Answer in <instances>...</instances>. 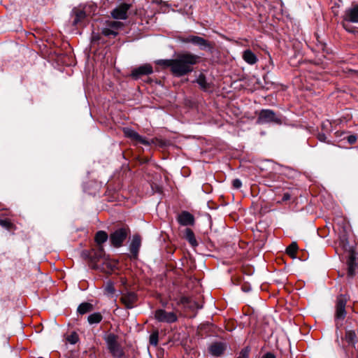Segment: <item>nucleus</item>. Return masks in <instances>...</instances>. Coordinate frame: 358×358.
Wrapping results in <instances>:
<instances>
[{"mask_svg":"<svg viewBox=\"0 0 358 358\" xmlns=\"http://www.w3.org/2000/svg\"><path fill=\"white\" fill-rule=\"evenodd\" d=\"M199 59V56L190 52L178 54L173 59L171 72L178 77L185 76L192 71L193 65L196 64Z\"/></svg>","mask_w":358,"mask_h":358,"instance_id":"1","label":"nucleus"},{"mask_svg":"<svg viewBox=\"0 0 358 358\" xmlns=\"http://www.w3.org/2000/svg\"><path fill=\"white\" fill-rule=\"evenodd\" d=\"M350 299V296L348 294H339L337 296L335 304V322L336 328L338 329L341 326V322L347 315L345 310L346 304Z\"/></svg>","mask_w":358,"mask_h":358,"instance_id":"2","label":"nucleus"},{"mask_svg":"<svg viewBox=\"0 0 358 358\" xmlns=\"http://www.w3.org/2000/svg\"><path fill=\"white\" fill-rule=\"evenodd\" d=\"M335 233L338 234L340 245L345 250H351L349 245V236L352 231L351 225H330Z\"/></svg>","mask_w":358,"mask_h":358,"instance_id":"3","label":"nucleus"},{"mask_svg":"<svg viewBox=\"0 0 358 358\" xmlns=\"http://www.w3.org/2000/svg\"><path fill=\"white\" fill-rule=\"evenodd\" d=\"M103 338L108 350L113 357L121 358L124 355L123 350L118 343V336L117 335L112 333L106 334Z\"/></svg>","mask_w":358,"mask_h":358,"instance_id":"4","label":"nucleus"},{"mask_svg":"<svg viewBox=\"0 0 358 358\" xmlns=\"http://www.w3.org/2000/svg\"><path fill=\"white\" fill-rule=\"evenodd\" d=\"M178 41L184 43H192L197 45L202 50H210L212 47L210 43L202 37L194 35H189L187 36H179Z\"/></svg>","mask_w":358,"mask_h":358,"instance_id":"5","label":"nucleus"},{"mask_svg":"<svg viewBox=\"0 0 358 358\" xmlns=\"http://www.w3.org/2000/svg\"><path fill=\"white\" fill-rule=\"evenodd\" d=\"M257 122L259 124L274 123L276 124H281L282 120L281 117L277 115L273 110L264 109L259 113Z\"/></svg>","mask_w":358,"mask_h":358,"instance_id":"6","label":"nucleus"},{"mask_svg":"<svg viewBox=\"0 0 358 358\" xmlns=\"http://www.w3.org/2000/svg\"><path fill=\"white\" fill-rule=\"evenodd\" d=\"M130 233L128 228L122 227L115 230L110 235L111 244L115 248H120Z\"/></svg>","mask_w":358,"mask_h":358,"instance_id":"7","label":"nucleus"},{"mask_svg":"<svg viewBox=\"0 0 358 358\" xmlns=\"http://www.w3.org/2000/svg\"><path fill=\"white\" fill-rule=\"evenodd\" d=\"M155 318L159 322L171 324L178 320V316L174 312H167L159 308L155 312Z\"/></svg>","mask_w":358,"mask_h":358,"instance_id":"8","label":"nucleus"},{"mask_svg":"<svg viewBox=\"0 0 358 358\" xmlns=\"http://www.w3.org/2000/svg\"><path fill=\"white\" fill-rule=\"evenodd\" d=\"M123 133L126 137L129 138L136 143H141L145 145H150V142L147 139L139 135L136 131L131 128L124 127L123 129Z\"/></svg>","mask_w":358,"mask_h":358,"instance_id":"9","label":"nucleus"},{"mask_svg":"<svg viewBox=\"0 0 358 358\" xmlns=\"http://www.w3.org/2000/svg\"><path fill=\"white\" fill-rule=\"evenodd\" d=\"M138 300L137 294L134 292H125L122 294L120 301L128 309H131L134 307L136 302Z\"/></svg>","mask_w":358,"mask_h":358,"instance_id":"10","label":"nucleus"},{"mask_svg":"<svg viewBox=\"0 0 358 358\" xmlns=\"http://www.w3.org/2000/svg\"><path fill=\"white\" fill-rule=\"evenodd\" d=\"M130 6L127 3H122L115 8L111 13L113 18L117 20H126L127 18V11Z\"/></svg>","mask_w":358,"mask_h":358,"instance_id":"11","label":"nucleus"},{"mask_svg":"<svg viewBox=\"0 0 358 358\" xmlns=\"http://www.w3.org/2000/svg\"><path fill=\"white\" fill-rule=\"evenodd\" d=\"M141 245V238L138 234H134L132 236L130 245L129 250L131 253V255L134 258H137L138 252Z\"/></svg>","mask_w":358,"mask_h":358,"instance_id":"12","label":"nucleus"},{"mask_svg":"<svg viewBox=\"0 0 358 358\" xmlns=\"http://www.w3.org/2000/svg\"><path fill=\"white\" fill-rule=\"evenodd\" d=\"M152 73V68L149 64H144L138 68L134 69L131 72V76L138 79L141 76L149 75Z\"/></svg>","mask_w":358,"mask_h":358,"instance_id":"13","label":"nucleus"},{"mask_svg":"<svg viewBox=\"0 0 358 358\" xmlns=\"http://www.w3.org/2000/svg\"><path fill=\"white\" fill-rule=\"evenodd\" d=\"M344 20L353 23H358V4L345 10Z\"/></svg>","mask_w":358,"mask_h":358,"instance_id":"14","label":"nucleus"},{"mask_svg":"<svg viewBox=\"0 0 358 358\" xmlns=\"http://www.w3.org/2000/svg\"><path fill=\"white\" fill-rule=\"evenodd\" d=\"M226 350V345L222 342H215L209 347V352L213 356L218 357Z\"/></svg>","mask_w":358,"mask_h":358,"instance_id":"15","label":"nucleus"},{"mask_svg":"<svg viewBox=\"0 0 358 358\" xmlns=\"http://www.w3.org/2000/svg\"><path fill=\"white\" fill-rule=\"evenodd\" d=\"M348 264V274L349 276L352 277L355 273V269L357 266V259L354 252H350L349 257L347 260Z\"/></svg>","mask_w":358,"mask_h":358,"instance_id":"16","label":"nucleus"},{"mask_svg":"<svg viewBox=\"0 0 358 358\" xmlns=\"http://www.w3.org/2000/svg\"><path fill=\"white\" fill-rule=\"evenodd\" d=\"M178 222L179 224H193L194 222V217L188 212L184 211L178 216Z\"/></svg>","mask_w":358,"mask_h":358,"instance_id":"17","label":"nucleus"},{"mask_svg":"<svg viewBox=\"0 0 358 358\" xmlns=\"http://www.w3.org/2000/svg\"><path fill=\"white\" fill-rule=\"evenodd\" d=\"M101 259H106V253L102 245L99 246L98 250L94 252L91 257V260L94 263H96Z\"/></svg>","mask_w":358,"mask_h":358,"instance_id":"18","label":"nucleus"},{"mask_svg":"<svg viewBox=\"0 0 358 358\" xmlns=\"http://www.w3.org/2000/svg\"><path fill=\"white\" fill-rule=\"evenodd\" d=\"M243 58L249 64H254L257 61L256 55L250 50L243 52Z\"/></svg>","mask_w":358,"mask_h":358,"instance_id":"19","label":"nucleus"},{"mask_svg":"<svg viewBox=\"0 0 358 358\" xmlns=\"http://www.w3.org/2000/svg\"><path fill=\"white\" fill-rule=\"evenodd\" d=\"M185 238L192 246H197L198 243L195 238L193 231L189 229H186L185 231Z\"/></svg>","mask_w":358,"mask_h":358,"instance_id":"20","label":"nucleus"},{"mask_svg":"<svg viewBox=\"0 0 358 358\" xmlns=\"http://www.w3.org/2000/svg\"><path fill=\"white\" fill-rule=\"evenodd\" d=\"M108 238V236L106 232L103 231H99L96 234L95 241L99 245V246H100L102 243L107 241Z\"/></svg>","mask_w":358,"mask_h":358,"instance_id":"21","label":"nucleus"},{"mask_svg":"<svg viewBox=\"0 0 358 358\" xmlns=\"http://www.w3.org/2000/svg\"><path fill=\"white\" fill-rule=\"evenodd\" d=\"M102 315L100 313H94L87 317V321L90 324H98L102 320Z\"/></svg>","mask_w":358,"mask_h":358,"instance_id":"22","label":"nucleus"},{"mask_svg":"<svg viewBox=\"0 0 358 358\" xmlns=\"http://www.w3.org/2000/svg\"><path fill=\"white\" fill-rule=\"evenodd\" d=\"M196 82L202 90H207L208 88V83L206 81V77L203 73H200L197 77Z\"/></svg>","mask_w":358,"mask_h":358,"instance_id":"23","label":"nucleus"},{"mask_svg":"<svg viewBox=\"0 0 358 358\" xmlns=\"http://www.w3.org/2000/svg\"><path fill=\"white\" fill-rule=\"evenodd\" d=\"M75 13V18L73 20V25H77L81 20H83L86 15L85 11L82 10H76L73 11Z\"/></svg>","mask_w":358,"mask_h":358,"instance_id":"24","label":"nucleus"},{"mask_svg":"<svg viewBox=\"0 0 358 358\" xmlns=\"http://www.w3.org/2000/svg\"><path fill=\"white\" fill-rule=\"evenodd\" d=\"M92 309V305L89 303H83L78 308V312L83 315L86 313L91 311Z\"/></svg>","mask_w":358,"mask_h":358,"instance_id":"25","label":"nucleus"},{"mask_svg":"<svg viewBox=\"0 0 358 358\" xmlns=\"http://www.w3.org/2000/svg\"><path fill=\"white\" fill-rule=\"evenodd\" d=\"M178 304H182L185 306V307H188L189 308H194V306L192 303V299L189 297L182 296L180 298L178 302Z\"/></svg>","mask_w":358,"mask_h":358,"instance_id":"26","label":"nucleus"},{"mask_svg":"<svg viewBox=\"0 0 358 358\" xmlns=\"http://www.w3.org/2000/svg\"><path fill=\"white\" fill-rule=\"evenodd\" d=\"M345 341L350 344H354L355 342L356 334L354 331L348 330L345 333Z\"/></svg>","mask_w":358,"mask_h":358,"instance_id":"27","label":"nucleus"},{"mask_svg":"<svg viewBox=\"0 0 358 358\" xmlns=\"http://www.w3.org/2000/svg\"><path fill=\"white\" fill-rule=\"evenodd\" d=\"M105 294L108 296H113L115 293V287L113 283L110 281L107 282L104 288Z\"/></svg>","mask_w":358,"mask_h":358,"instance_id":"28","label":"nucleus"},{"mask_svg":"<svg viewBox=\"0 0 358 358\" xmlns=\"http://www.w3.org/2000/svg\"><path fill=\"white\" fill-rule=\"evenodd\" d=\"M156 63L159 65H161L164 67H170L171 71H172V66L173 63V59H159L156 62Z\"/></svg>","mask_w":358,"mask_h":358,"instance_id":"29","label":"nucleus"},{"mask_svg":"<svg viewBox=\"0 0 358 358\" xmlns=\"http://www.w3.org/2000/svg\"><path fill=\"white\" fill-rule=\"evenodd\" d=\"M107 25L117 32V30L123 27V23L117 21H108Z\"/></svg>","mask_w":358,"mask_h":358,"instance_id":"30","label":"nucleus"},{"mask_svg":"<svg viewBox=\"0 0 358 358\" xmlns=\"http://www.w3.org/2000/svg\"><path fill=\"white\" fill-rule=\"evenodd\" d=\"M102 34L106 36H113V37L117 35V32L114 29H112L110 27L107 25L106 27L102 29Z\"/></svg>","mask_w":358,"mask_h":358,"instance_id":"31","label":"nucleus"},{"mask_svg":"<svg viewBox=\"0 0 358 358\" xmlns=\"http://www.w3.org/2000/svg\"><path fill=\"white\" fill-rule=\"evenodd\" d=\"M159 333L157 331H154L150 336V343L153 346H157L158 344Z\"/></svg>","mask_w":358,"mask_h":358,"instance_id":"32","label":"nucleus"},{"mask_svg":"<svg viewBox=\"0 0 358 358\" xmlns=\"http://www.w3.org/2000/svg\"><path fill=\"white\" fill-rule=\"evenodd\" d=\"M298 249V246L296 243L293 242L291 245L288 246L287 248V253L291 256L294 255V254L296 252Z\"/></svg>","mask_w":358,"mask_h":358,"instance_id":"33","label":"nucleus"},{"mask_svg":"<svg viewBox=\"0 0 358 358\" xmlns=\"http://www.w3.org/2000/svg\"><path fill=\"white\" fill-rule=\"evenodd\" d=\"M66 340L71 344H76L78 341V336L76 332H73L67 337Z\"/></svg>","mask_w":358,"mask_h":358,"instance_id":"34","label":"nucleus"},{"mask_svg":"<svg viewBox=\"0 0 358 358\" xmlns=\"http://www.w3.org/2000/svg\"><path fill=\"white\" fill-rule=\"evenodd\" d=\"M251 229L253 231V233L255 234V236L257 237V238L262 239L261 236L259 234H257L263 232V231L265 229L264 227H262L261 229H259L258 225H255L254 227H252Z\"/></svg>","mask_w":358,"mask_h":358,"instance_id":"35","label":"nucleus"},{"mask_svg":"<svg viewBox=\"0 0 358 358\" xmlns=\"http://www.w3.org/2000/svg\"><path fill=\"white\" fill-rule=\"evenodd\" d=\"M249 350L248 348L243 349L238 356V358H248Z\"/></svg>","mask_w":358,"mask_h":358,"instance_id":"36","label":"nucleus"},{"mask_svg":"<svg viewBox=\"0 0 358 358\" xmlns=\"http://www.w3.org/2000/svg\"><path fill=\"white\" fill-rule=\"evenodd\" d=\"M233 187L235 189H239L242 186V182L239 179H235L232 182Z\"/></svg>","mask_w":358,"mask_h":358,"instance_id":"37","label":"nucleus"},{"mask_svg":"<svg viewBox=\"0 0 358 358\" xmlns=\"http://www.w3.org/2000/svg\"><path fill=\"white\" fill-rule=\"evenodd\" d=\"M348 141L350 144H354L357 141V136L355 135H350L348 137Z\"/></svg>","mask_w":358,"mask_h":358,"instance_id":"38","label":"nucleus"},{"mask_svg":"<svg viewBox=\"0 0 358 358\" xmlns=\"http://www.w3.org/2000/svg\"><path fill=\"white\" fill-rule=\"evenodd\" d=\"M318 139H319L320 141L326 142L327 136H325V134H318Z\"/></svg>","mask_w":358,"mask_h":358,"instance_id":"39","label":"nucleus"},{"mask_svg":"<svg viewBox=\"0 0 358 358\" xmlns=\"http://www.w3.org/2000/svg\"><path fill=\"white\" fill-rule=\"evenodd\" d=\"M262 358H275V356L271 353H266Z\"/></svg>","mask_w":358,"mask_h":358,"instance_id":"40","label":"nucleus"},{"mask_svg":"<svg viewBox=\"0 0 358 358\" xmlns=\"http://www.w3.org/2000/svg\"><path fill=\"white\" fill-rule=\"evenodd\" d=\"M343 27L348 32H352V30L350 28H349L348 26H346L345 24H343Z\"/></svg>","mask_w":358,"mask_h":358,"instance_id":"41","label":"nucleus"},{"mask_svg":"<svg viewBox=\"0 0 358 358\" xmlns=\"http://www.w3.org/2000/svg\"><path fill=\"white\" fill-rule=\"evenodd\" d=\"M3 226L6 227V229L7 230H10V229L12 228V227H13V225H8V224H6V225H3Z\"/></svg>","mask_w":358,"mask_h":358,"instance_id":"42","label":"nucleus"},{"mask_svg":"<svg viewBox=\"0 0 358 358\" xmlns=\"http://www.w3.org/2000/svg\"><path fill=\"white\" fill-rule=\"evenodd\" d=\"M92 41H96L99 39L97 36H95V34L93 33V35L92 36Z\"/></svg>","mask_w":358,"mask_h":358,"instance_id":"43","label":"nucleus"},{"mask_svg":"<svg viewBox=\"0 0 358 358\" xmlns=\"http://www.w3.org/2000/svg\"><path fill=\"white\" fill-rule=\"evenodd\" d=\"M0 224H10V223L7 221H5V220H0Z\"/></svg>","mask_w":358,"mask_h":358,"instance_id":"44","label":"nucleus"},{"mask_svg":"<svg viewBox=\"0 0 358 358\" xmlns=\"http://www.w3.org/2000/svg\"><path fill=\"white\" fill-rule=\"evenodd\" d=\"M284 198H285V199H287L289 198V196L285 194V195L284 196Z\"/></svg>","mask_w":358,"mask_h":358,"instance_id":"45","label":"nucleus"},{"mask_svg":"<svg viewBox=\"0 0 358 358\" xmlns=\"http://www.w3.org/2000/svg\"><path fill=\"white\" fill-rule=\"evenodd\" d=\"M266 237V235L264 234L262 238H264Z\"/></svg>","mask_w":358,"mask_h":358,"instance_id":"46","label":"nucleus"},{"mask_svg":"<svg viewBox=\"0 0 358 358\" xmlns=\"http://www.w3.org/2000/svg\"><path fill=\"white\" fill-rule=\"evenodd\" d=\"M318 235H320V231L318 229H317Z\"/></svg>","mask_w":358,"mask_h":358,"instance_id":"47","label":"nucleus"},{"mask_svg":"<svg viewBox=\"0 0 358 358\" xmlns=\"http://www.w3.org/2000/svg\"><path fill=\"white\" fill-rule=\"evenodd\" d=\"M357 358H358V357H357Z\"/></svg>","mask_w":358,"mask_h":358,"instance_id":"48","label":"nucleus"}]
</instances>
